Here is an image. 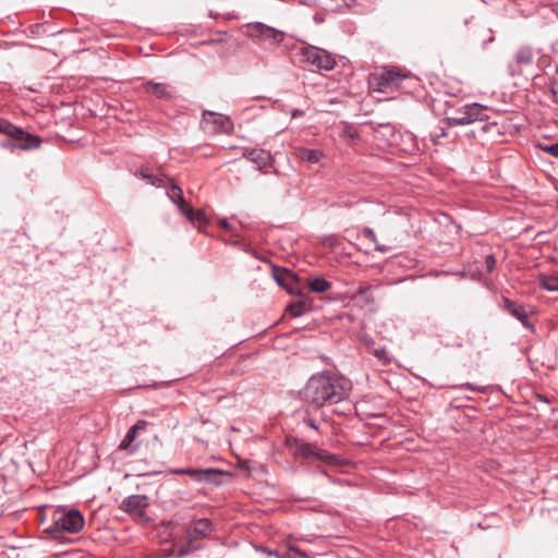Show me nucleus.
Segmentation results:
<instances>
[{"mask_svg":"<svg viewBox=\"0 0 558 558\" xmlns=\"http://www.w3.org/2000/svg\"><path fill=\"white\" fill-rule=\"evenodd\" d=\"M0 133L12 140H23L26 137V131L4 119H0Z\"/></svg>","mask_w":558,"mask_h":558,"instance_id":"18","label":"nucleus"},{"mask_svg":"<svg viewBox=\"0 0 558 558\" xmlns=\"http://www.w3.org/2000/svg\"><path fill=\"white\" fill-rule=\"evenodd\" d=\"M308 310V304L306 301H298L293 304H290L287 307V311L291 314L292 317H300L304 311Z\"/></svg>","mask_w":558,"mask_h":558,"instance_id":"27","label":"nucleus"},{"mask_svg":"<svg viewBox=\"0 0 558 558\" xmlns=\"http://www.w3.org/2000/svg\"><path fill=\"white\" fill-rule=\"evenodd\" d=\"M167 194L179 206L181 213L187 207L189 204L185 202L182 190L178 185L171 184Z\"/></svg>","mask_w":558,"mask_h":558,"instance_id":"23","label":"nucleus"},{"mask_svg":"<svg viewBox=\"0 0 558 558\" xmlns=\"http://www.w3.org/2000/svg\"><path fill=\"white\" fill-rule=\"evenodd\" d=\"M485 266L487 272H492L494 268L496 267V258L493 254H489L485 258Z\"/></svg>","mask_w":558,"mask_h":558,"instance_id":"29","label":"nucleus"},{"mask_svg":"<svg viewBox=\"0 0 558 558\" xmlns=\"http://www.w3.org/2000/svg\"><path fill=\"white\" fill-rule=\"evenodd\" d=\"M307 287L313 293H324L331 289L332 284L330 281L323 277L308 278Z\"/></svg>","mask_w":558,"mask_h":558,"instance_id":"21","label":"nucleus"},{"mask_svg":"<svg viewBox=\"0 0 558 558\" xmlns=\"http://www.w3.org/2000/svg\"><path fill=\"white\" fill-rule=\"evenodd\" d=\"M539 284L543 289L555 292L558 291V277L554 275H539Z\"/></svg>","mask_w":558,"mask_h":558,"instance_id":"25","label":"nucleus"},{"mask_svg":"<svg viewBox=\"0 0 558 558\" xmlns=\"http://www.w3.org/2000/svg\"><path fill=\"white\" fill-rule=\"evenodd\" d=\"M295 156L299 159L313 165L318 163L320 161V159L324 156V153L320 149H310L305 147H300L296 149Z\"/></svg>","mask_w":558,"mask_h":558,"instance_id":"19","label":"nucleus"},{"mask_svg":"<svg viewBox=\"0 0 558 558\" xmlns=\"http://www.w3.org/2000/svg\"><path fill=\"white\" fill-rule=\"evenodd\" d=\"M182 214L192 222L199 226L207 222V218L202 210H195L190 205L182 211Z\"/></svg>","mask_w":558,"mask_h":558,"instance_id":"24","label":"nucleus"},{"mask_svg":"<svg viewBox=\"0 0 558 558\" xmlns=\"http://www.w3.org/2000/svg\"><path fill=\"white\" fill-rule=\"evenodd\" d=\"M505 308L518 320H520L525 327H530L529 315L523 305L517 304L509 299H504Z\"/></svg>","mask_w":558,"mask_h":558,"instance_id":"16","label":"nucleus"},{"mask_svg":"<svg viewBox=\"0 0 558 558\" xmlns=\"http://www.w3.org/2000/svg\"><path fill=\"white\" fill-rule=\"evenodd\" d=\"M272 276L279 286L287 289L290 293L293 292V286L296 282V276L292 271L286 268L274 267Z\"/></svg>","mask_w":558,"mask_h":558,"instance_id":"15","label":"nucleus"},{"mask_svg":"<svg viewBox=\"0 0 558 558\" xmlns=\"http://www.w3.org/2000/svg\"><path fill=\"white\" fill-rule=\"evenodd\" d=\"M15 142H12L10 140H4L0 143V146L4 149L10 150L11 153L15 151L16 149L22 150H31L36 149L40 146V138L38 136L32 135L26 132V137L23 140H14Z\"/></svg>","mask_w":558,"mask_h":558,"instance_id":"11","label":"nucleus"},{"mask_svg":"<svg viewBox=\"0 0 558 558\" xmlns=\"http://www.w3.org/2000/svg\"><path fill=\"white\" fill-rule=\"evenodd\" d=\"M202 123L205 130L213 133L227 131L231 125L230 119L227 116L213 111H205L203 113Z\"/></svg>","mask_w":558,"mask_h":558,"instance_id":"9","label":"nucleus"},{"mask_svg":"<svg viewBox=\"0 0 558 558\" xmlns=\"http://www.w3.org/2000/svg\"><path fill=\"white\" fill-rule=\"evenodd\" d=\"M363 235L375 244L376 251L386 252L385 246L378 244L377 236H376L375 232L371 228H364Z\"/></svg>","mask_w":558,"mask_h":558,"instance_id":"28","label":"nucleus"},{"mask_svg":"<svg viewBox=\"0 0 558 558\" xmlns=\"http://www.w3.org/2000/svg\"><path fill=\"white\" fill-rule=\"evenodd\" d=\"M213 531L211 521L208 519H198L194 521L186 530L189 543L201 539L209 535Z\"/></svg>","mask_w":558,"mask_h":558,"instance_id":"13","label":"nucleus"},{"mask_svg":"<svg viewBox=\"0 0 558 558\" xmlns=\"http://www.w3.org/2000/svg\"><path fill=\"white\" fill-rule=\"evenodd\" d=\"M352 388V381L345 376L331 371H323L308 378L301 395L310 407L320 409L347 400Z\"/></svg>","mask_w":558,"mask_h":558,"instance_id":"1","label":"nucleus"},{"mask_svg":"<svg viewBox=\"0 0 558 558\" xmlns=\"http://www.w3.org/2000/svg\"><path fill=\"white\" fill-rule=\"evenodd\" d=\"M190 553V549L187 547H181L177 554L179 558H182L186 556Z\"/></svg>","mask_w":558,"mask_h":558,"instance_id":"34","label":"nucleus"},{"mask_svg":"<svg viewBox=\"0 0 558 558\" xmlns=\"http://www.w3.org/2000/svg\"><path fill=\"white\" fill-rule=\"evenodd\" d=\"M143 87L147 93L156 96L157 98L170 99L172 97V94L167 84L155 83V82L149 81V82H146L143 85Z\"/></svg>","mask_w":558,"mask_h":558,"instance_id":"17","label":"nucleus"},{"mask_svg":"<svg viewBox=\"0 0 558 558\" xmlns=\"http://www.w3.org/2000/svg\"><path fill=\"white\" fill-rule=\"evenodd\" d=\"M137 175L141 177L143 180H145L148 184L153 185V186H157V187H160V186H163L165 183H166V178L165 177H159L155 173H153L148 168H141L138 171H137Z\"/></svg>","mask_w":558,"mask_h":558,"instance_id":"22","label":"nucleus"},{"mask_svg":"<svg viewBox=\"0 0 558 558\" xmlns=\"http://www.w3.org/2000/svg\"><path fill=\"white\" fill-rule=\"evenodd\" d=\"M244 157L250 161L256 163L259 169H265L271 166V155L269 151L260 148L246 149Z\"/></svg>","mask_w":558,"mask_h":558,"instance_id":"14","label":"nucleus"},{"mask_svg":"<svg viewBox=\"0 0 558 558\" xmlns=\"http://www.w3.org/2000/svg\"><path fill=\"white\" fill-rule=\"evenodd\" d=\"M287 445L293 448V454L295 459L304 458L310 459L314 458L316 460L323 461L327 464L336 465L339 461V458L335 454L328 453L327 451L319 449L314 444L304 442L296 438L287 439Z\"/></svg>","mask_w":558,"mask_h":558,"instance_id":"6","label":"nucleus"},{"mask_svg":"<svg viewBox=\"0 0 558 558\" xmlns=\"http://www.w3.org/2000/svg\"><path fill=\"white\" fill-rule=\"evenodd\" d=\"M296 57L300 63L313 65L318 70H332L337 61L326 50L315 46H304L298 49Z\"/></svg>","mask_w":558,"mask_h":558,"instance_id":"4","label":"nucleus"},{"mask_svg":"<svg viewBox=\"0 0 558 558\" xmlns=\"http://www.w3.org/2000/svg\"><path fill=\"white\" fill-rule=\"evenodd\" d=\"M487 107L473 102L458 108L451 116H447L445 121L449 126L466 125L476 121L487 120Z\"/></svg>","mask_w":558,"mask_h":558,"instance_id":"3","label":"nucleus"},{"mask_svg":"<svg viewBox=\"0 0 558 558\" xmlns=\"http://www.w3.org/2000/svg\"><path fill=\"white\" fill-rule=\"evenodd\" d=\"M303 114V111L299 110V109H295L292 111V117H300Z\"/></svg>","mask_w":558,"mask_h":558,"instance_id":"37","label":"nucleus"},{"mask_svg":"<svg viewBox=\"0 0 558 558\" xmlns=\"http://www.w3.org/2000/svg\"><path fill=\"white\" fill-rule=\"evenodd\" d=\"M293 551L300 557H306V553L299 548L293 549Z\"/></svg>","mask_w":558,"mask_h":558,"instance_id":"35","label":"nucleus"},{"mask_svg":"<svg viewBox=\"0 0 558 558\" xmlns=\"http://www.w3.org/2000/svg\"><path fill=\"white\" fill-rule=\"evenodd\" d=\"M147 425H148L147 421H144V420L137 421L136 424L133 425L128 430L126 435L124 436V438L122 439V441L119 445V449L126 450L130 453H134L140 447V444H134L136 436L138 435V433L144 432L146 429Z\"/></svg>","mask_w":558,"mask_h":558,"instance_id":"10","label":"nucleus"},{"mask_svg":"<svg viewBox=\"0 0 558 558\" xmlns=\"http://www.w3.org/2000/svg\"><path fill=\"white\" fill-rule=\"evenodd\" d=\"M148 506L149 502L146 495H131L122 500L119 509L134 518H143Z\"/></svg>","mask_w":558,"mask_h":558,"instance_id":"8","label":"nucleus"},{"mask_svg":"<svg viewBox=\"0 0 558 558\" xmlns=\"http://www.w3.org/2000/svg\"><path fill=\"white\" fill-rule=\"evenodd\" d=\"M172 473L178 475H189L196 482H213L217 475L221 474V472L217 469L193 468L175 469L172 471Z\"/></svg>","mask_w":558,"mask_h":558,"instance_id":"12","label":"nucleus"},{"mask_svg":"<svg viewBox=\"0 0 558 558\" xmlns=\"http://www.w3.org/2000/svg\"><path fill=\"white\" fill-rule=\"evenodd\" d=\"M374 354L380 361H384V362L388 361L387 350L385 348L376 349Z\"/></svg>","mask_w":558,"mask_h":558,"instance_id":"31","label":"nucleus"},{"mask_svg":"<svg viewBox=\"0 0 558 558\" xmlns=\"http://www.w3.org/2000/svg\"><path fill=\"white\" fill-rule=\"evenodd\" d=\"M543 150L550 154L554 157H558V143L543 147Z\"/></svg>","mask_w":558,"mask_h":558,"instance_id":"30","label":"nucleus"},{"mask_svg":"<svg viewBox=\"0 0 558 558\" xmlns=\"http://www.w3.org/2000/svg\"><path fill=\"white\" fill-rule=\"evenodd\" d=\"M404 78L407 74L400 69L386 66L372 74L371 84L376 90L387 93L400 87Z\"/></svg>","mask_w":558,"mask_h":558,"instance_id":"5","label":"nucleus"},{"mask_svg":"<svg viewBox=\"0 0 558 558\" xmlns=\"http://www.w3.org/2000/svg\"><path fill=\"white\" fill-rule=\"evenodd\" d=\"M220 225H221V227H222V228H225L226 230H231V226H230L226 220L221 221V223H220Z\"/></svg>","mask_w":558,"mask_h":558,"instance_id":"36","label":"nucleus"},{"mask_svg":"<svg viewBox=\"0 0 558 558\" xmlns=\"http://www.w3.org/2000/svg\"><path fill=\"white\" fill-rule=\"evenodd\" d=\"M374 288L369 284L360 286L356 290L355 295L360 298L364 303L372 304L375 302V298L373 295Z\"/></svg>","mask_w":558,"mask_h":558,"instance_id":"26","label":"nucleus"},{"mask_svg":"<svg viewBox=\"0 0 558 558\" xmlns=\"http://www.w3.org/2000/svg\"><path fill=\"white\" fill-rule=\"evenodd\" d=\"M303 422L312 429L318 430V425L311 415L304 416Z\"/></svg>","mask_w":558,"mask_h":558,"instance_id":"32","label":"nucleus"},{"mask_svg":"<svg viewBox=\"0 0 558 558\" xmlns=\"http://www.w3.org/2000/svg\"><path fill=\"white\" fill-rule=\"evenodd\" d=\"M460 389H469V390H473V391H484L485 389L482 388V387H475L474 385L472 384H463L461 386H459Z\"/></svg>","mask_w":558,"mask_h":558,"instance_id":"33","label":"nucleus"},{"mask_svg":"<svg viewBox=\"0 0 558 558\" xmlns=\"http://www.w3.org/2000/svg\"><path fill=\"white\" fill-rule=\"evenodd\" d=\"M84 525V517L78 510L56 511L52 523L45 529V533L58 538L63 533L76 534L83 530Z\"/></svg>","mask_w":558,"mask_h":558,"instance_id":"2","label":"nucleus"},{"mask_svg":"<svg viewBox=\"0 0 558 558\" xmlns=\"http://www.w3.org/2000/svg\"><path fill=\"white\" fill-rule=\"evenodd\" d=\"M248 35L270 44H279L284 38V33L270 27L264 23L255 22L247 24Z\"/></svg>","mask_w":558,"mask_h":558,"instance_id":"7","label":"nucleus"},{"mask_svg":"<svg viewBox=\"0 0 558 558\" xmlns=\"http://www.w3.org/2000/svg\"><path fill=\"white\" fill-rule=\"evenodd\" d=\"M534 60V53L531 47L522 46L514 53V61L519 66L531 65Z\"/></svg>","mask_w":558,"mask_h":558,"instance_id":"20","label":"nucleus"}]
</instances>
